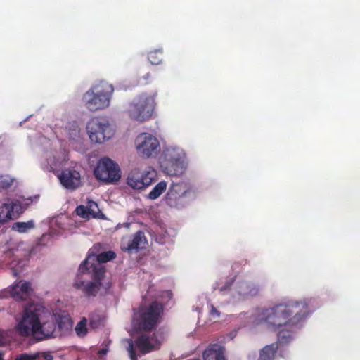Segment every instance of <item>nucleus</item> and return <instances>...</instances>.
Instances as JSON below:
<instances>
[{"mask_svg": "<svg viewBox=\"0 0 360 360\" xmlns=\"http://www.w3.org/2000/svg\"><path fill=\"white\" fill-rule=\"evenodd\" d=\"M306 300L281 303L263 310L262 320L276 330L281 326H296L309 314Z\"/></svg>", "mask_w": 360, "mask_h": 360, "instance_id": "1", "label": "nucleus"}, {"mask_svg": "<svg viewBox=\"0 0 360 360\" xmlns=\"http://www.w3.org/2000/svg\"><path fill=\"white\" fill-rule=\"evenodd\" d=\"M44 308L37 304L27 306L22 320L17 325V330L22 336H33L37 341L53 337L56 323L52 317L42 321Z\"/></svg>", "mask_w": 360, "mask_h": 360, "instance_id": "2", "label": "nucleus"}, {"mask_svg": "<svg viewBox=\"0 0 360 360\" xmlns=\"http://www.w3.org/2000/svg\"><path fill=\"white\" fill-rule=\"evenodd\" d=\"M113 91L112 84L100 82L83 95L84 105L91 112L104 109L109 106Z\"/></svg>", "mask_w": 360, "mask_h": 360, "instance_id": "3", "label": "nucleus"}, {"mask_svg": "<svg viewBox=\"0 0 360 360\" xmlns=\"http://www.w3.org/2000/svg\"><path fill=\"white\" fill-rule=\"evenodd\" d=\"M195 197L196 190L188 183L173 182L165 196V201L170 207L181 208Z\"/></svg>", "mask_w": 360, "mask_h": 360, "instance_id": "4", "label": "nucleus"}, {"mask_svg": "<svg viewBox=\"0 0 360 360\" xmlns=\"http://www.w3.org/2000/svg\"><path fill=\"white\" fill-rule=\"evenodd\" d=\"M157 93H143L137 96L129 105V117L139 122H144L152 116L155 105Z\"/></svg>", "mask_w": 360, "mask_h": 360, "instance_id": "5", "label": "nucleus"}, {"mask_svg": "<svg viewBox=\"0 0 360 360\" xmlns=\"http://www.w3.org/2000/svg\"><path fill=\"white\" fill-rule=\"evenodd\" d=\"M162 313L163 305L153 301L148 307L139 308L134 325L140 330L150 331L157 326Z\"/></svg>", "mask_w": 360, "mask_h": 360, "instance_id": "6", "label": "nucleus"}, {"mask_svg": "<svg viewBox=\"0 0 360 360\" xmlns=\"http://www.w3.org/2000/svg\"><path fill=\"white\" fill-rule=\"evenodd\" d=\"M185 154L178 148H169L164 150L160 158V165L165 172L170 176H178L183 173Z\"/></svg>", "mask_w": 360, "mask_h": 360, "instance_id": "7", "label": "nucleus"}, {"mask_svg": "<svg viewBox=\"0 0 360 360\" xmlns=\"http://www.w3.org/2000/svg\"><path fill=\"white\" fill-rule=\"evenodd\" d=\"M95 177L101 181L113 184L121 178L119 165L108 157L101 158L94 169Z\"/></svg>", "mask_w": 360, "mask_h": 360, "instance_id": "8", "label": "nucleus"}, {"mask_svg": "<svg viewBox=\"0 0 360 360\" xmlns=\"http://www.w3.org/2000/svg\"><path fill=\"white\" fill-rule=\"evenodd\" d=\"M157 175L156 170L150 166L144 170L134 168L129 172L127 184L133 189L143 190L156 181Z\"/></svg>", "mask_w": 360, "mask_h": 360, "instance_id": "9", "label": "nucleus"}, {"mask_svg": "<svg viewBox=\"0 0 360 360\" xmlns=\"http://www.w3.org/2000/svg\"><path fill=\"white\" fill-rule=\"evenodd\" d=\"M86 129L90 139L97 143H102L114 135V130L106 120L92 119L87 125Z\"/></svg>", "mask_w": 360, "mask_h": 360, "instance_id": "10", "label": "nucleus"}, {"mask_svg": "<svg viewBox=\"0 0 360 360\" xmlns=\"http://www.w3.org/2000/svg\"><path fill=\"white\" fill-rule=\"evenodd\" d=\"M136 150L139 154L149 158L156 154L160 148L158 139L148 133H142L136 139Z\"/></svg>", "mask_w": 360, "mask_h": 360, "instance_id": "11", "label": "nucleus"}, {"mask_svg": "<svg viewBox=\"0 0 360 360\" xmlns=\"http://www.w3.org/2000/svg\"><path fill=\"white\" fill-rule=\"evenodd\" d=\"M101 248V245L96 243L89 250L86 259L84 260L79 266V271L80 274H84L89 270L88 265L91 261L96 260L98 264H101L111 261L116 257V253L111 250L99 253Z\"/></svg>", "mask_w": 360, "mask_h": 360, "instance_id": "12", "label": "nucleus"}, {"mask_svg": "<svg viewBox=\"0 0 360 360\" xmlns=\"http://www.w3.org/2000/svg\"><path fill=\"white\" fill-rule=\"evenodd\" d=\"M23 213V207L20 201L8 199L0 203V223L5 224L10 220L18 219Z\"/></svg>", "mask_w": 360, "mask_h": 360, "instance_id": "13", "label": "nucleus"}, {"mask_svg": "<svg viewBox=\"0 0 360 360\" xmlns=\"http://www.w3.org/2000/svg\"><path fill=\"white\" fill-rule=\"evenodd\" d=\"M161 343L162 341L158 338L155 333L150 337L146 335H141L135 341L136 346L143 354L159 349Z\"/></svg>", "mask_w": 360, "mask_h": 360, "instance_id": "14", "label": "nucleus"}, {"mask_svg": "<svg viewBox=\"0 0 360 360\" xmlns=\"http://www.w3.org/2000/svg\"><path fill=\"white\" fill-rule=\"evenodd\" d=\"M61 184L66 188L75 190L79 186L80 174L76 170L64 169L59 176Z\"/></svg>", "mask_w": 360, "mask_h": 360, "instance_id": "15", "label": "nucleus"}, {"mask_svg": "<svg viewBox=\"0 0 360 360\" xmlns=\"http://www.w3.org/2000/svg\"><path fill=\"white\" fill-rule=\"evenodd\" d=\"M74 287L82 291L86 297H96L100 291L102 283L95 281L85 283L82 280H77L74 282Z\"/></svg>", "mask_w": 360, "mask_h": 360, "instance_id": "16", "label": "nucleus"}, {"mask_svg": "<svg viewBox=\"0 0 360 360\" xmlns=\"http://www.w3.org/2000/svg\"><path fill=\"white\" fill-rule=\"evenodd\" d=\"M148 240L144 233L139 231L133 236L132 239L128 241L127 246H123L122 248L123 250L130 253L136 252L140 250L146 248Z\"/></svg>", "mask_w": 360, "mask_h": 360, "instance_id": "17", "label": "nucleus"}, {"mask_svg": "<svg viewBox=\"0 0 360 360\" xmlns=\"http://www.w3.org/2000/svg\"><path fill=\"white\" fill-rule=\"evenodd\" d=\"M32 292L31 283L29 281H20L14 285L11 290V295L15 300H25Z\"/></svg>", "mask_w": 360, "mask_h": 360, "instance_id": "18", "label": "nucleus"}, {"mask_svg": "<svg viewBox=\"0 0 360 360\" xmlns=\"http://www.w3.org/2000/svg\"><path fill=\"white\" fill-rule=\"evenodd\" d=\"M278 349V342L263 347L259 352V360H274Z\"/></svg>", "mask_w": 360, "mask_h": 360, "instance_id": "19", "label": "nucleus"}, {"mask_svg": "<svg viewBox=\"0 0 360 360\" xmlns=\"http://www.w3.org/2000/svg\"><path fill=\"white\" fill-rule=\"evenodd\" d=\"M238 293L240 295L254 296L258 294L259 288L252 283L242 281L238 284Z\"/></svg>", "mask_w": 360, "mask_h": 360, "instance_id": "20", "label": "nucleus"}, {"mask_svg": "<svg viewBox=\"0 0 360 360\" xmlns=\"http://www.w3.org/2000/svg\"><path fill=\"white\" fill-rule=\"evenodd\" d=\"M89 269L92 268V281L102 283V281L105 276V269L100 264H95L91 262L88 265Z\"/></svg>", "mask_w": 360, "mask_h": 360, "instance_id": "21", "label": "nucleus"}, {"mask_svg": "<svg viewBox=\"0 0 360 360\" xmlns=\"http://www.w3.org/2000/svg\"><path fill=\"white\" fill-rule=\"evenodd\" d=\"M34 228V221L31 219L26 222L17 221L13 224L12 229L20 233H27Z\"/></svg>", "mask_w": 360, "mask_h": 360, "instance_id": "22", "label": "nucleus"}, {"mask_svg": "<svg viewBox=\"0 0 360 360\" xmlns=\"http://www.w3.org/2000/svg\"><path fill=\"white\" fill-rule=\"evenodd\" d=\"M167 183L165 181H160L148 193V198L150 200H155L159 198L167 188Z\"/></svg>", "mask_w": 360, "mask_h": 360, "instance_id": "23", "label": "nucleus"}, {"mask_svg": "<svg viewBox=\"0 0 360 360\" xmlns=\"http://www.w3.org/2000/svg\"><path fill=\"white\" fill-rule=\"evenodd\" d=\"M162 49H155L148 53V59L152 65H158L162 60Z\"/></svg>", "mask_w": 360, "mask_h": 360, "instance_id": "24", "label": "nucleus"}, {"mask_svg": "<svg viewBox=\"0 0 360 360\" xmlns=\"http://www.w3.org/2000/svg\"><path fill=\"white\" fill-rule=\"evenodd\" d=\"M293 332L291 330H281L278 333V344L289 343L293 338Z\"/></svg>", "mask_w": 360, "mask_h": 360, "instance_id": "25", "label": "nucleus"}, {"mask_svg": "<svg viewBox=\"0 0 360 360\" xmlns=\"http://www.w3.org/2000/svg\"><path fill=\"white\" fill-rule=\"evenodd\" d=\"M75 332L78 336L83 337L87 333L86 319H82L75 327Z\"/></svg>", "mask_w": 360, "mask_h": 360, "instance_id": "26", "label": "nucleus"}, {"mask_svg": "<svg viewBox=\"0 0 360 360\" xmlns=\"http://www.w3.org/2000/svg\"><path fill=\"white\" fill-rule=\"evenodd\" d=\"M75 212L77 214L82 218H88L90 214L89 209L84 205H79L76 207Z\"/></svg>", "mask_w": 360, "mask_h": 360, "instance_id": "27", "label": "nucleus"}, {"mask_svg": "<svg viewBox=\"0 0 360 360\" xmlns=\"http://www.w3.org/2000/svg\"><path fill=\"white\" fill-rule=\"evenodd\" d=\"M131 360H137V356L134 347V343L131 340L129 341V345L127 347Z\"/></svg>", "mask_w": 360, "mask_h": 360, "instance_id": "28", "label": "nucleus"}, {"mask_svg": "<svg viewBox=\"0 0 360 360\" xmlns=\"http://www.w3.org/2000/svg\"><path fill=\"white\" fill-rule=\"evenodd\" d=\"M15 360H37V356H31L27 354H21Z\"/></svg>", "mask_w": 360, "mask_h": 360, "instance_id": "29", "label": "nucleus"}, {"mask_svg": "<svg viewBox=\"0 0 360 360\" xmlns=\"http://www.w3.org/2000/svg\"><path fill=\"white\" fill-rule=\"evenodd\" d=\"M210 315L214 319L219 318L220 316V312L214 307L213 304L210 305Z\"/></svg>", "mask_w": 360, "mask_h": 360, "instance_id": "30", "label": "nucleus"}, {"mask_svg": "<svg viewBox=\"0 0 360 360\" xmlns=\"http://www.w3.org/2000/svg\"><path fill=\"white\" fill-rule=\"evenodd\" d=\"M42 356H43L44 360H53V356L51 354L47 353V352L43 353Z\"/></svg>", "mask_w": 360, "mask_h": 360, "instance_id": "31", "label": "nucleus"}, {"mask_svg": "<svg viewBox=\"0 0 360 360\" xmlns=\"http://www.w3.org/2000/svg\"><path fill=\"white\" fill-rule=\"evenodd\" d=\"M233 282V279L231 281L227 282L224 287L220 288V291H224V290L228 289L232 285Z\"/></svg>", "mask_w": 360, "mask_h": 360, "instance_id": "32", "label": "nucleus"}, {"mask_svg": "<svg viewBox=\"0 0 360 360\" xmlns=\"http://www.w3.org/2000/svg\"><path fill=\"white\" fill-rule=\"evenodd\" d=\"M2 338H3V337H2V332L0 330V345L1 344L2 340H2Z\"/></svg>", "mask_w": 360, "mask_h": 360, "instance_id": "33", "label": "nucleus"}, {"mask_svg": "<svg viewBox=\"0 0 360 360\" xmlns=\"http://www.w3.org/2000/svg\"><path fill=\"white\" fill-rule=\"evenodd\" d=\"M4 353L0 352V360H3Z\"/></svg>", "mask_w": 360, "mask_h": 360, "instance_id": "34", "label": "nucleus"}, {"mask_svg": "<svg viewBox=\"0 0 360 360\" xmlns=\"http://www.w3.org/2000/svg\"><path fill=\"white\" fill-rule=\"evenodd\" d=\"M105 352H106V350H105V349H102L100 351V353H102V354H105Z\"/></svg>", "mask_w": 360, "mask_h": 360, "instance_id": "35", "label": "nucleus"}, {"mask_svg": "<svg viewBox=\"0 0 360 360\" xmlns=\"http://www.w3.org/2000/svg\"><path fill=\"white\" fill-rule=\"evenodd\" d=\"M236 266V264H234L233 266V268L236 269V267H235Z\"/></svg>", "mask_w": 360, "mask_h": 360, "instance_id": "36", "label": "nucleus"}, {"mask_svg": "<svg viewBox=\"0 0 360 360\" xmlns=\"http://www.w3.org/2000/svg\"><path fill=\"white\" fill-rule=\"evenodd\" d=\"M79 131H77L76 130H75V134H77V133H78Z\"/></svg>", "mask_w": 360, "mask_h": 360, "instance_id": "37", "label": "nucleus"}]
</instances>
